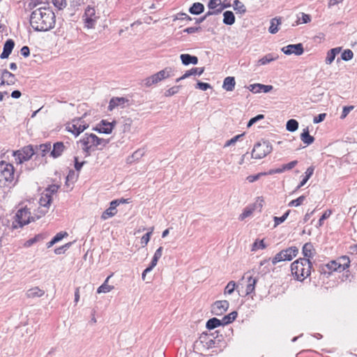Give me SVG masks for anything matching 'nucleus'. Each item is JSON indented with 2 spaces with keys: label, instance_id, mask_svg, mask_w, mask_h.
Returning <instances> with one entry per match:
<instances>
[{
  "label": "nucleus",
  "instance_id": "obj_1",
  "mask_svg": "<svg viewBox=\"0 0 357 357\" xmlns=\"http://www.w3.org/2000/svg\"><path fill=\"white\" fill-rule=\"evenodd\" d=\"M30 24L37 31H47L54 27V13L46 7L36 9L31 13Z\"/></svg>",
  "mask_w": 357,
  "mask_h": 357
},
{
  "label": "nucleus",
  "instance_id": "obj_42",
  "mask_svg": "<svg viewBox=\"0 0 357 357\" xmlns=\"http://www.w3.org/2000/svg\"><path fill=\"white\" fill-rule=\"evenodd\" d=\"M354 56V53L351 50H345L341 54V59L344 61H349L351 60Z\"/></svg>",
  "mask_w": 357,
  "mask_h": 357
},
{
  "label": "nucleus",
  "instance_id": "obj_25",
  "mask_svg": "<svg viewBox=\"0 0 357 357\" xmlns=\"http://www.w3.org/2000/svg\"><path fill=\"white\" fill-rule=\"evenodd\" d=\"M301 139L307 145H310L314 142V138L310 135L308 128H305L303 130L301 134Z\"/></svg>",
  "mask_w": 357,
  "mask_h": 357
},
{
  "label": "nucleus",
  "instance_id": "obj_30",
  "mask_svg": "<svg viewBox=\"0 0 357 357\" xmlns=\"http://www.w3.org/2000/svg\"><path fill=\"white\" fill-rule=\"evenodd\" d=\"M314 250V247L311 243H307L304 244L303 247V254L304 255V258L310 259L313 257L312 251Z\"/></svg>",
  "mask_w": 357,
  "mask_h": 357
},
{
  "label": "nucleus",
  "instance_id": "obj_21",
  "mask_svg": "<svg viewBox=\"0 0 357 357\" xmlns=\"http://www.w3.org/2000/svg\"><path fill=\"white\" fill-rule=\"evenodd\" d=\"M180 58L182 63L185 66L190 63L196 65L198 63V58L197 56L188 54H183L180 56Z\"/></svg>",
  "mask_w": 357,
  "mask_h": 357
},
{
  "label": "nucleus",
  "instance_id": "obj_60",
  "mask_svg": "<svg viewBox=\"0 0 357 357\" xmlns=\"http://www.w3.org/2000/svg\"><path fill=\"white\" fill-rule=\"evenodd\" d=\"M75 161V169L76 171L79 172L83 167V165L86 163V161L79 162L77 157L74 158Z\"/></svg>",
  "mask_w": 357,
  "mask_h": 357
},
{
  "label": "nucleus",
  "instance_id": "obj_5",
  "mask_svg": "<svg viewBox=\"0 0 357 357\" xmlns=\"http://www.w3.org/2000/svg\"><path fill=\"white\" fill-rule=\"evenodd\" d=\"M15 178V169L13 165L4 161L0 162V187L8 186Z\"/></svg>",
  "mask_w": 357,
  "mask_h": 357
},
{
  "label": "nucleus",
  "instance_id": "obj_20",
  "mask_svg": "<svg viewBox=\"0 0 357 357\" xmlns=\"http://www.w3.org/2000/svg\"><path fill=\"white\" fill-rule=\"evenodd\" d=\"M66 149V146H64L63 143L61 142H58L54 144L53 145V149L50 152V155L54 158H56L61 156L64 151Z\"/></svg>",
  "mask_w": 357,
  "mask_h": 357
},
{
  "label": "nucleus",
  "instance_id": "obj_32",
  "mask_svg": "<svg viewBox=\"0 0 357 357\" xmlns=\"http://www.w3.org/2000/svg\"><path fill=\"white\" fill-rule=\"evenodd\" d=\"M278 56H274L273 54H268L258 61L259 65H266L271 61L276 60Z\"/></svg>",
  "mask_w": 357,
  "mask_h": 357
},
{
  "label": "nucleus",
  "instance_id": "obj_11",
  "mask_svg": "<svg viewBox=\"0 0 357 357\" xmlns=\"http://www.w3.org/2000/svg\"><path fill=\"white\" fill-rule=\"evenodd\" d=\"M98 16L96 13L95 8L88 6L84 10L82 16V20L84 22V26L88 29H93L95 27Z\"/></svg>",
  "mask_w": 357,
  "mask_h": 357
},
{
  "label": "nucleus",
  "instance_id": "obj_19",
  "mask_svg": "<svg viewBox=\"0 0 357 357\" xmlns=\"http://www.w3.org/2000/svg\"><path fill=\"white\" fill-rule=\"evenodd\" d=\"M15 46V43L12 39H8L3 45V52L0 55L1 59H6L11 54Z\"/></svg>",
  "mask_w": 357,
  "mask_h": 357
},
{
  "label": "nucleus",
  "instance_id": "obj_47",
  "mask_svg": "<svg viewBox=\"0 0 357 357\" xmlns=\"http://www.w3.org/2000/svg\"><path fill=\"white\" fill-rule=\"evenodd\" d=\"M236 287V283L234 281H230L225 287V293L231 294Z\"/></svg>",
  "mask_w": 357,
  "mask_h": 357
},
{
  "label": "nucleus",
  "instance_id": "obj_56",
  "mask_svg": "<svg viewBox=\"0 0 357 357\" xmlns=\"http://www.w3.org/2000/svg\"><path fill=\"white\" fill-rule=\"evenodd\" d=\"M331 214V211H326L324 213V214L321 216V218H319V222H318V227H321L322 226V225L324 224V221L327 219Z\"/></svg>",
  "mask_w": 357,
  "mask_h": 357
},
{
  "label": "nucleus",
  "instance_id": "obj_17",
  "mask_svg": "<svg viewBox=\"0 0 357 357\" xmlns=\"http://www.w3.org/2000/svg\"><path fill=\"white\" fill-rule=\"evenodd\" d=\"M128 99L123 97H114L112 98L108 105V110L112 111L116 107L123 108L125 105L128 102Z\"/></svg>",
  "mask_w": 357,
  "mask_h": 357
},
{
  "label": "nucleus",
  "instance_id": "obj_51",
  "mask_svg": "<svg viewBox=\"0 0 357 357\" xmlns=\"http://www.w3.org/2000/svg\"><path fill=\"white\" fill-rule=\"evenodd\" d=\"M248 89L252 93H257L261 92V84H253L248 86Z\"/></svg>",
  "mask_w": 357,
  "mask_h": 357
},
{
  "label": "nucleus",
  "instance_id": "obj_7",
  "mask_svg": "<svg viewBox=\"0 0 357 357\" xmlns=\"http://www.w3.org/2000/svg\"><path fill=\"white\" fill-rule=\"evenodd\" d=\"M273 150L271 144L264 140L255 144L252 151V158L254 159H261L269 154Z\"/></svg>",
  "mask_w": 357,
  "mask_h": 357
},
{
  "label": "nucleus",
  "instance_id": "obj_29",
  "mask_svg": "<svg viewBox=\"0 0 357 357\" xmlns=\"http://www.w3.org/2000/svg\"><path fill=\"white\" fill-rule=\"evenodd\" d=\"M223 23L227 25H232L235 22V16L232 11L227 10L223 13Z\"/></svg>",
  "mask_w": 357,
  "mask_h": 357
},
{
  "label": "nucleus",
  "instance_id": "obj_48",
  "mask_svg": "<svg viewBox=\"0 0 357 357\" xmlns=\"http://www.w3.org/2000/svg\"><path fill=\"white\" fill-rule=\"evenodd\" d=\"M243 135L244 134H240L234 136L231 139L227 141V142L225 144V146H229L235 144V143L237 141H238Z\"/></svg>",
  "mask_w": 357,
  "mask_h": 357
},
{
  "label": "nucleus",
  "instance_id": "obj_3",
  "mask_svg": "<svg viewBox=\"0 0 357 357\" xmlns=\"http://www.w3.org/2000/svg\"><path fill=\"white\" fill-rule=\"evenodd\" d=\"M311 270L312 263L306 258H300L291 264V273L299 281H303L310 276Z\"/></svg>",
  "mask_w": 357,
  "mask_h": 357
},
{
  "label": "nucleus",
  "instance_id": "obj_63",
  "mask_svg": "<svg viewBox=\"0 0 357 357\" xmlns=\"http://www.w3.org/2000/svg\"><path fill=\"white\" fill-rule=\"evenodd\" d=\"M353 109V106L344 107L340 118L344 119Z\"/></svg>",
  "mask_w": 357,
  "mask_h": 357
},
{
  "label": "nucleus",
  "instance_id": "obj_44",
  "mask_svg": "<svg viewBox=\"0 0 357 357\" xmlns=\"http://www.w3.org/2000/svg\"><path fill=\"white\" fill-rule=\"evenodd\" d=\"M153 228H151L149 231L146 233L141 238V244L143 245V246H145L148 244V243L150 241L151 236L152 234Z\"/></svg>",
  "mask_w": 357,
  "mask_h": 357
},
{
  "label": "nucleus",
  "instance_id": "obj_13",
  "mask_svg": "<svg viewBox=\"0 0 357 357\" xmlns=\"http://www.w3.org/2000/svg\"><path fill=\"white\" fill-rule=\"evenodd\" d=\"M116 125V121L108 122L105 120H102L95 128L93 130H96L100 133L110 134Z\"/></svg>",
  "mask_w": 357,
  "mask_h": 357
},
{
  "label": "nucleus",
  "instance_id": "obj_64",
  "mask_svg": "<svg viewBox=\"0 0 357 357\" xmlns=\"http://www.w3.org/2000/svg\"><path fill=\"white\" fill-rule=\"evenodd\" d=\"M314 167L313 166H310L309 167L305 172V176L306 178V179H310V178L312 176L313 173H314Z\"/></svg>",
  "mask_w": 357,
  "mask_h": 357
},
{
  "label": "nucleus",
  "instance_id": "obj_38",
  "mask_svg": "<svg viewBox=\"0 0 357 357\" xmlns=\"http://www.w3.org/2000/svg\"><path fill=\"white\" fill-rule=\"evenodd\" d=\"M132 121L130 118H125L123 120L122 126H121V130L123 132H128L131 130Z\"/></svg>",
  "mask_w": 357,
  "mask_h": 357
},
{
  "label": "nucleus",
  "instance_id": "obj_50",
  "mask_svg": "<svg viewBox=\"0 0 357 357\" xmlns=\"http://www.w3.org/2000/svg\"><path fill=\"white\" fill-rule=\"evenodd\" d=\"M254 209L253 208H246L243 212L239 216V219L241 220H244L245 218L249 217L253 212Z\"/></svg>",
  "mask_w": 357,
  "mask_h": 357
},
{
  "label": "nucleus",
  "instance_id": "obj_31",
  "mask_svg": "<svg viewBox=\"0 0 357 357\" xmlns=\"http://www.w3.org/2000/svg\"><path fill=\"white\" fill-rule=\"evenodd\" d=\"M221 325H222L221 320L213 317L208 320L206 326L208 329L213 330Z\"/></svg>",
  "mask_w": 357,
  "mask_h": 357
},
{
  "label": "nucleus",
  "instance_id": "obj_45",
  "mask_svg": "<svg viewBox=\"0 0 357 357\" xmlns=\"http://www.w3.org/2000/svg\"><path fill=\"white\" fill-rule=\"evenodd\" d=\"M337 261L340 262L341 266L344 270L349 267L350 263L349 257L346 256L342 257Z\"/></svg>",
  "mask_w": 357,
  "mask_h": 357
},
{
  "label": "nucleus",
  "instance_id": "obj_59",
  "mask_svg": "<svg viewBox=\"0 0 357 357\" xmlns=\"http://www.w3.org/2000/svg\"><path fill=\"white\" fill-rule=\"evenodd\" d=\"M68 236V233L64 231V232H59L58 234H56L54 237H53V239H54V243H58L60 241H61L65 236Z\"/></svg>",
  "mask_w": 357,
  "mask_h": 357
},
{
  "label": "nucleus",
  "instance_id": "obj_40",
  "mask_svg": "<svg viewBox=\"0 0 357 357\" xmlns=\"http://www.w3.org/2000/svg\"><path fill=\"white\" fill-rule=\"evenodd\" d=\"M114 289V286L109 285L108 284H102L98 289L97 293H108Z\"/></svg>",
  "mask_w": 357,
  "mask_h": 357
},
{
  "label": "nucleus",
  "instance_id": "obj_53",
  "mask_svg": "<svg viewBox=\"0 0 357 357\" xmlns=\"http://www.w3.org/2000/svg\"><path fill=\"white\" fill-rule=\"evenodd\" d=\"M266 245L264 244V240L259 241H255L252 245V250H257L259 249H264Z\"/></svg>",
  "mask_w": 357,
  "mask_h": 357
},
{
  "label": "nucleus",
  "instance_id": "obj_46",
  "mask_svg": "<svg viewBox=\"0 0 357 357\" xmlns=\"http://www.w3.org/2000/svg\"><path fill=\"white\" fill-rule=\"evenodd\" d=\"M289 213H290V211L289 210L285 213H284L281 217H275L274 218L275 224L276 225H278L282 223L287 218Z\"/></svg>",
  "mask_w": 357,
  "mask_h": 357
},
{
  "label": "nucleus",
  "instance_id": "obj_10",
  "mask_svg": "<svg viewBox=\"0 0 357 357\" xmlns=\"http://www.w3.org/2000/svg\"><path fill=\"white\" fill-rule=\"evenodd\" d=\"M36 153V150L32 145L25 146L20 150L13 152L17 163L21 164L24 161L29 160Z\"/></svg>",
  "mask_w": 357,
  "mask_h": 357
},
{
  "label": "nucleus",
  "instance_id": "obj_6",
  "mask_svg": "<svg viewBox=\"0 0 357 357\" xmlns=\"http://www.w3.org/2000/svg\"><path fill=\"white\" fill-rule=\"evenodd\" d=\"M174 70L172 67H167L159 72L153 74V75L146 77L143 80L144 85L147 87L153 84H156L158 82L165 79L168 77L173 76Z\"/></svg>",
  "mask_w": 357,
  "mask_h": 357
},
{
  "label": "nucleus",
  "instance_id": "obj_18",
  "mask_svg": "<svg viewBox=\"0 0 357 357\" xmlns=\"http://www.w3.org/2000/svg\"><path fill=\"white\" fill-rule=\"evenodd\" d=\"M118 206L119 202L117 201H112L109 207L102 213L101 219L105 220L114 216L117 213L116 207Z\"/></svg>",
  "mask_w": 357,
  "mask_h": 357
},
{
  "label": "nucleus",
  "instance_id": "obj_61",
  "mask_svg": "<svg viewBox=\"0 0 357 357\" xmlns=\"http://www.w3.org/2000/svg\"><path fill=\"white\" fill-rule=\"evenodd\" d=\"M200 29H201L200 26H191V27H188V28L185 29L183 30V32L190 34V33H194L198 32Z\"/></svg>",
  "mask_w": 357,
  "mask_h": 357
},
{
  "label": "nucleus",
  "instance_id": "obj_4",
  "mask_svg": "<svg viewBox=\"0 0 357 357\" xmlns=\"http://www.w3.org/2000/svg\"><path fill=\"white\" fill-rule=\"evenodd\" d=\"M47 213L46 211H41V214L35 215H31L29 210L25 207L19 209L15 216V222H13L14 227H22L24 225H26L31 222H34L36 220L39 219L40 217L44 215Z\"/></svg>",
  "mask_w": 357,
  "mask_h": 357
},
{
  "label": "nucleus",
  "instance_id": "obj_28",
  "mask_svg": "<svg viewBox=\"0 0 357 357\" xmlns=\"http://www.w3.org/2000/svg\"><path fill=\"white\" fill-rule=\"evenodd\" d=\"M204 10V6L199 2L194 3L189 8V12L192 15H199Z\"/></svg>",
  "mask_w": 357,
  "mask_h": 357
},
{
  "label": "nucleus",
  "instance_id": "obj_55",
  "mask_svg": "<svg viewBox=\"0 0 357 357\" xmlns=\"http://www.w3.org/2000/svg\"><path fill=\"white\" fill-rule=\"evenodd\" d=\"M264 118V116L263 114H258L256 116L250 119L248 127L252 126L253 124H255L256 122H257L259 120H261Z\"/></svg>",
  "mask_w": 357,
  "mask_h": 357
},
{
  "label": "nucleus",
  "instance_id": "obj_43",
  "mask_svg": "<svg viewBox=\"0 0 357 357\" xmlns=\"http://www.w3.org/2000/svg\"><path fill=\"white\" fill-rule=\"evenodd\" d=\"M180 88H181V86H179V85L178 86H172V88L167 89L165 92V96L166 97L172 96L176 94L179 91Z\"/></svg>",
  "mask_w": 357,
  "mask_h": 357
},
{
  "label": "nucleus",
  "instance_id": "obj_16",
  "mask_svg": "<svg viewBox=\"0 0 357 357\" xmlns=\"http://www.w3.org/2000/svg\"><path fill=\"white\" fill-rule=\"evenodd\" d=\"M1 85H13L16 82V78L14 74L9 72L8 70L4 69L1 73Z\"/></svg>",
  "mask_w": 357,
  "mask_h": 357
},
{
  "label": "nucleus",
  "instance_id": "obj_58",
  "mask_svg": "<svg viewBox=\"0 0 357 357\" xmlns=\"http://www.w3.org/2000/svg\"><path fill=\"white\" fill-rule=\"evenodd\" d=\"M266 173H259L255 175H250L247 177V181L250 183H253L257 181L262 175H265Z\"/></svg>",
  "mask_w": 357,
  "mask_h": 357
},
{
  "label": "nucleus",
  "instance_id": "obj_62",
  "mask_svg": "<svg viewBox=\"0 0 357 357\" xmlns=\"http://www.w3.org/2000/svg\"><path fill=\"white\" fill-rule=\"evenodd\" d=\"M326 114L325 113L319 114L318 116H316L314 117L313 123H319L321 121H323L326 118Z\"/></svg>",
  "mask_w": 357,
  "mask_h": 357
},
{
  "label": "nucleus",
  "instance_id": "obj_14",
  "mask_svg": "<svg viewBox=\"0 0 357 357\" xmlns=\"http://www.w3.org/2000/svg\"><path fill=\"white\" fill-rule=\"evenodd\" d=\"M282 51L287 55L294 54L295 55L300 56L303 53L304 49L301 43H298L287 45L282 48Z\"/></svg>",
  "mask_w": 357,
  "mask_h": 357
},
{
  "label": "nucleus",
  "instance_id": "obj_22",
  "mask_svg": "<svg viewBox=\"0 0 357 357\" xmlns=\"http://www.w3.org/2000/svg\"><path fill=\"white\" fill-rule=\"evenodd\" d=\"M270 24L268 28L269 33L272 34L276 33L279 31V26L282 24L281 17H275L271 19Z\"/></svg>",
  "mask_w": 357,
  "mask_h": 357
},
{
  "label": "nucleus",
  "instance_id": "obj_12",
  "mask_svg": "<svg viewBox=\"0 0 357 357\" xmlns=\"http://www.w3.org/2000/svg\"><path fill=\"white\" fill-rule=\"evenodd\" d=\"M229 303L227 301H217L211 306V312L216 316L223 314L229 308Z\"/></svg>",
  "mask_w": 357,
  "mask_h": 357
},
{
  "label": "nucleus",
  "instance_id": "obj_41",
  "mask_svg": "<svg viewBox=\"0 0 357 357\" xmlns=\"http://www.w3.org/2000/svg\"><path fill=\"white\" fill-rule=\"evenodd\" d=\"M305 197L304 195L300 196L298 198L291 201L288 204V206L290 207L298 206L303 204V202L305 201Z\"/></svg>",
  "mask_w": 357,
  "mask_h": 357
},
{
  "label": "nucleus",
  "instance_id": "obj_24",
  "mask_svg": "<svg viewBox=\"0 0 357 357\" xmlns=\"http://www.w3.org/2000/svg\"><path fill=\"white\" fill-rule=\"evenodd\" d=\"M236 84L235 79L234 77H227L223 81L222 88L227 91H232L234 89Z\"/></svg>",
  "mask_w": 357,
  "mask_h": 357
},
{
  "label": "nucleus",
  "instance_id": "obj_57",
  "mask_svg": "<svg viewBox=\"0 0 357 357\" xmlns=\"http://www.w3.org/2000/svg\"><path fill=\"white\" fill-rule=\"evenodd\" d=\"M196 88L199 89L202 91H206L207 89H211V86L208 83H204V82L198 81L197 83Z\"/></svg>",
  "mask_w": 357,
  "mask_h": 357
},
{
  "label": "nucleus",
  "instance_id": "obj_33",
  "mask_svg": "<svg viewBox=\"0 0 357 357\" xmlns=\"http://www.w3.org/2000/svg\"><path fill=\"white\" fill-rule=\"evenodd\" d=\"M237 314H238L236 311H233L231 313H229V314L225 316L221 319L222 324L224 326V325H227V324L231 323L233 321H234L236 319Z\"/></svg>",
  "mask_w": 357,
  "mask_h": 357
},
{
  "label": "nucleus",
  "instance_id": "obj_54",
  "mask_svg": "<svg viewBox=\"0 0 357 357\" xmlns=\"http://www.w3.org/2000/svg\"><path fill=\"white\" fill-rule=\"evenodd\" d=\"M52 2L59 9H62L67 5L66 0H52Z\"/></svg>",
  "mask_w": 357,
  "mask_h": 357
},
{
  "label": "nucleus",
  "instance_id": "obj_39",
  "mask_svg": "<svg viewBox=\"0 0 357 357\" xmlns=\"http://www.w3.org/2000/svg\"><path fill=\"white\" fill-rule=\"evenodd\" d=\"M298 128V123L295 119H289L286 124V128L289 132H294Z\"/></svg>",
  "mask_w": 357,
  "mask_h": 357
},
{
  "label": "nucleus",
  "instance_id": "obj_2",
  "mask_svg": "<svg viewBox=\"0 0 357 357\" xmlns=\"http://www.w3.org/2000/svg\"><path fill=\"white\" fill-rule=\"evenodd\" d=\"M109 142V139L100 138L93 133H85L79 141L86 156H89L91 153L95 151L96 149H102L103 147L106 146Z\"/></svg>",
  "mask_w": 357,
  "mask_h": 357
},
{
  "label": "nucleus",
  "instance_id": "obj_52",
  "mask_svg": "<svg viewBox=\"0 0 357 357\" xmlns=\"http://www.w3.org/2000/svg\"><path fill=\"white\" fill-rule=\"evenodd\" d=\"M220 5H221V0H209L208 7L210 10H214Z\"/></svg>",
  "mask_w": 357,
  "mask_h": 357
},
{
  "label": "nucleus",
  "instance_id": "obj_23",
  "mask_svg": "<svg viewBox=\"0 0 357 357\" xmlns=\"http://www.w3.org/2000/svg\"><path fill=\"white\" fill-rule=\"evenodd\" d=\"M44 294L45 291L40 289L38 287L31 288L26 293V296L31 298H39L43 296Z\"/></svg>",
  "mask_w": 357,
  "mask_h": 357
},
{
  "label": "nucleus",
  "instance_id": "obj_27",
  "mask_svg": "<svg viewBox=\"0 0 357 357\" xmlns=\"http://www.w3.org/2000/svg\"><path fill=\"white\" fill-rule=\"evenodd\" d=\"M341 51V47H335L329 50L326 58V63L331 64L335 59L336 55Z\"/></svg>",
  "mask_w": 357,
  "mask_h": 357
},
{
  "label": "nucleus",
  "instance_id": "obj_37",
  "mask_svg": "<svg viewBox=\"0 0 357 357\" xmlns=\"http://www.w3.org/2000/svg\"><path fill=\"white\" fill-rule=\"evenodd\" d=\"M204 71V68H193L184 73V77H189L191 75H201Z\"/></svg>",
  "mask_w": 357,
  "mask_h": 357
},
{
  "label": "nucleus",
  "instance_id": "obj_9",
  "mask_svg": "<svg viewBox=\"0 0 357 357\" xmlns=\"http://www.w3.org/2000/svg\"><path fill=\"white\" fill-rule=\"evenodd\" d=\"M298 249L296 246L290 247L286 250H283L275 255L272 259V264L273 265L278 262L283 261H291L294 257L297 255Z\"/></svg>",
  "mask_w": 357,
  "mask_h": 357
},
{
  "label": "nucleus",
  "instance_id": "obj_35",
  "mask_svg": "<svg viewBox=\"0 0 357 357\" xmlns=\"http://www.w3.org/2000/svg\"><path fill=\"white\" fill-rule=\"evenodd\" d=\"M327 268L332 271L342 272L344 269L342 268L340 262L337 261H332L326 265Z\"/></svg>",
  "mask_w": 357,
  "mask_h": 357
},
{
  "label": "nucleus",
  "instance_id": "obj_15",
  "mask_svg": "<svg viewBox=\"0 0 357 357\" xmlns=\"http://www.w3.org/2000/svg\"><path fill=\"white\" fill-rule=\"evenodd\" d=\"M242 280H246L247 284L245 288L246 295H249L254 292L255 289V285L257 282V278H253L249 273H246L242 278Z\"/></svg>",
  "mask_w": 357,
  "mask_h": 357
},
{
  "label": "nucleus",
  "instance_id": "obj_49",
  "mask_svg": "<svg viewBox=\"0 0 357 357\" xmlns=\"http://www.w3.org/2000/svg\"><path fill=\"white\" fill-rule=\"evenodd\" d=\"M78 177V174H77L74 170H70L68 174L66 176V182L71 181L75 182Z\"/></svg>",
  "mask_w": 357,
  "mask_h": 357
},
{
  "label": "nucleus",
  "instance_id": "obj_36",
  "mask_svg": "<svg viewBox=\"0 0 357 357\" xmlns=\"http://www.w3.org/2000/svg\"><path fill=\"white\" fill-rule=\"evenodd\" d=\"M36 150L40 152L41 156H45L51 150V144L46 143L36 146Z\"/></svg>",
  "mask_w": 357,
  "mask_h": 357
},
{
  "label": "nucleus",
  "instance_id": "obj_26",
  "mask_svg": "<svg viewBox=\"0 0 357 357\" xmlns=\"http://www.w3.org/2000/svg\"><path fill=\"white\" fill-rule=\"evenodd\" d=\"M52 202V197H51V195H49V193H46L44 197H42L40 199V206L42 207H44L46 209L45 210H43V209H41L40 211V214H41V211H46L47 212V209L49 208L50 206V204Z\"/></svg>",
  "mask_w": 357,
  "mask_h": 357
},
{
  "label": "nucleus",
  "instance_id": "obj_8",
  "mask_svg": "<svg viewBox=\"0 0 357 357\" xmlns=\"http://www.w3.org/2000/svg\"><path fill=\"white\" fill-rule=\"evenodd\" d=\"M88 127L89 124L83 120V117H81L74 119L71 122L68 123L66 128L67 131L73 133L77 137Z\"/></svg>",
  "mask_w": 357,
  "mask_h": 357
},
{
  "label": "nucleus",
  "instance_id": "obj_34",
  "mask_svg": "<svg viewBox=\"0 0 357 357\" xmlns=\"http://www.w3.org/2000/svg\"><path fill=\"white\" fill-rule=\"evenodd\" d=\"M233 7L236 13L244 14L246 12L245 5L238 0H234Z\"/></svg>",
  "mask_w": 357,
  "mask_h": 357
}]
</instances>
